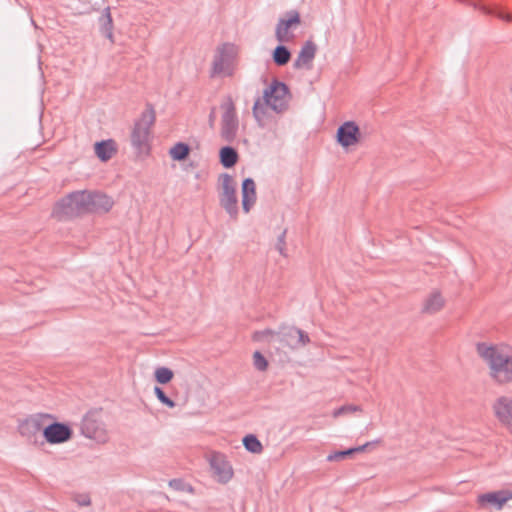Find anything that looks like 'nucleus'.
<instances>
[{
    "instance_id": "58836bf2",
    "label": "nucleus",
    "mask_w": 512,
    "mask_h": 512,
    "mask_svg": "<svg viewBox=\"0 0 512 512\" xmlns=\"http://www.w3.org/2000/svg\"><path fill=\"white\" fill-rule=\"evenodd\" d=\"M214 121H215V109L213 108L210 113V116H209V122H210L211 126L213 125Z\"/></svg>"
},
{
    "instance_id": "ea45409f",
    "label": "nucleus",
    "mask_w": 512,
    "mask_h": 512,
    "mask_svg": "<svg viewBox=\"0 0 512 512\" xmlns=\"http://www.w3.org/2000/svg\"><path fill=\"white\" fill-rule=\"evenodd\" d=\"M80 504L84 505V506H88V505H90V500L87 498L85 500H82V502Z\"/></svg>"
},
{
    "instance_id": "b1692460",
    "label": "nucleus",
    "mask_w": 512,
    "mask_h": 512,
    "mask_svg": "<svg viewBox=\"0 0 512 512\" xmlns=\"http://www.w3.org/2000/svg\"><path fill=\"white\" fill-rule=\"evenodd\" d=\"M272 57L277 65L284 66L290 61L291 53L287 47L279 45L274 49Z\"/></svg>"
},
{
    "instance_id": "f03ea898",
    "label": "nucleus",
    "mask_w": 512,
    "mask_h": 512,
    "mask_svg": "<svg viewBox=\"0 0 512 512\" xmlns=\"http://www.w3.org/2000/svg\"><path fill=\"white\" fill-rule=\"evenodd\" d=\"M289 93L288 87L277 80L267 87L263 92V98L257 99L253 106V116L259 126L266 124L267 110L272 109L277 113L285 111L288 107Z\"/></svg>"
},
{
    "instance_id": "39448f33",
    "label": "nucleus",
    "mask_w": 512,
    "mask_h": 512,
    "mask_svg": "<svg viewBox=\"0 0 512 512\" xmlns=\"http://www.w3.org/2000/svg\"><path fill=\"white\" fill-rule=\"evenodd\" d=\"M90 192L77 191L58 202L54 213L59 217H72L81 213L89 212Z\"/></svg>"
},
{
    "instance_id": "2eb2a0df",
    "label": "nucleus",
    "mask_w": 512,
    "mask_h": 512,
    "mask_svg": "<svg viewBox=\"0 0 512 512\" xmlns=\"http://www.w3.org/2000/svg\"><path fill=\"white\" fill-rule=\"evenodd\" d=\"M317 47L312 41H307L301 47L293 67L297 70H311Z\"/></svg>"
},
{
    "instance_id": "423d86ee",
    "label": "nucleus",
    "mask_w": 512,
    "mask_h": 512,
    "mask_svg": "<svg viewBox=\"0 0 512 512\" xmlns=\"http://www.w3.org/2000/svg\"><path fill=\"white\" fill-rule=\"evenodd\" d=\"M154 122L155 112L152 108H147L135 123L131 134V142L140 153L144 152L148 147L150 130Z\"/></svg>"
},
{
    "instance_id": "4c0bfd02",
    "label": "nucleus",
    "mask_w": 512,
    "mask_h": 512,
    "mask_svg": "<svg viewBox=\"0 0 512 512\" xmlns=\"http://www.w3.org/2000/svg\"><path fill=\"white\" fill-rule=\"evenodd\" d=\"M503 497L505 498V504L512 499V491L511 490H502Z\"/></svg>"
},
{
    "instance_id": "9d476101",
    "label": "nucleus",
    "mask_w": 512,
    "mask_h": 512,
    "mask_svg": "<svg viewBox=\"0 0 512 512\" xmlns=\"http://www.w3.org/2000/svg\"><path fill=\"white\" fill-rule=\"evenodd\" d=\"M209 464L214 477L219 483L226 484L233 478V468L224 454L220 452L211 453Z\"/></svg>"
},
{
    "instance_id": "7ed1b4c3",
    "label": "nucleus",
    "mask_w": 512,
    "mask_h": 512,
    "mask_svg": "<svg viewBox=\"0 0 512 512\" xmlns=\"http://www.w3.org/2000/svg\"><path fill=\"white\" fill-rule=\"evenodd\" d=\"M81 432L89 439L98 443H106L109 439V432L100 410L89 411L82 419Z\"/></svg>"
},
{
    "instance_id": "f8f14e48",
    "label": "nucleus",
    "mask_w": 512,
    "mask_h": 512,
    "mask_svg": "<svg viewBox=\"0 0 512 512\" xmlns=\"http://www.w3.org/2000/svg\"><path fill=\"white\" fill-rule=\"evenodd\" d=\"M300 24V15L296 11H290L287 13L286 18L280 19L277 24L275 36L276 39L281 42H290L294 39L292 30Z\"/></svg>"
},
{
    "instance_id": "393cba45",
    "label": "nucleus",
    "mask_w": 512,
    "mask_h": 512,
    "mask_svg": "<svg viewBox=\"0 0 512 512\" xmlns=\"http://www.w3.org/2000/svg\"><path fill=\"white\" fill-rule=\"evenodd\" d=\"M52 419L53 417L50 414H36L30 416L28 421L31 425L34 426L36 432L38 433L41 430L44 432V427H46L50 423L49 421Z\"/></svg>"
},
{
    "instance_id": "bb28decb",
    "label": "nucleus",
    "mask_w": 512,
    "mask_h": 512,
    "mask_svg": "<svg viewBox=\"0 0 512 512\" xmlns=\"http://www.w3.org/2000/svg\"><path fill=\"white\" fill-rule=\"evenodd\" d=\"M471 5L475 9H478V10L482 11L485 14L495 15V16H497L498 18H500L502 20H505V21H508V22H512V15L509 14V13L493 10V9L487 7L486 5H484V4L480 3V2H474V3H471Z\"/></svg>"
},
{
    "instance_id": "6e6552de",
    "label": "nucleus",
    "mask_w": 512,
    "mask_h": 512,
    "mask_svg": "<svg viewBox=\"0 0 512 512\" xmlns=\"http://www.w3.org/2000/svg\"><path fill=\"white\" fill-rule=\"evenodd\" d=\"M236 187V182L230 175L223 174L221 176V188L219 192L220 205L230 217L234 219H236L238 215Z\"/></svg>"
},
{
    "instance_id": "6ab92c4d",
    "label": "nucleus",
    "mask_w": 512,
    "mask_h": 512,
    "mask_svg": "<svg viewBox=\"0 0 512 512\" xmlns=\"http://www.w3.org/2000/svg\"><path fill=\"white\" fill-rule=\"evenodd\" d=\"M115 153L116 148L112 140L101 141L95 144V154L101 161L110 160Z\"/></svg>"
},
{
    "instance_id": "20e7f679",
    "label": "nucleus",
    "mask_w": 512,
    "mask_h": 512,
    "mask_svg": "<svg viewBox=\"0 0 512 512\" xmlns=\"http://www.w3.org/2000/svg\"><path fill=\"white\" fill-rule=\"evenodd\" d=\"M237 49L230 43L219 46L212 62V76H232L235 69Z\"/></svg>"
},
{
    "instance_id": "ddd939ff",
    "label": "nucleus",
    "mask_w": 512,
    "mask_h": 512,
    "mask_svg": "<svg viewBox=\"0 0 512 512\" xmlns=\"http://www.w3.org/2000/svg\"><path fill=\"white\" fill-rule=\"evenodd\" d=\"M72 429L64 423L52 422L44 427V438L50 444H61L72 438Z\"/></svg>"
},
{
    "instance_id": "c756f323",
    "label": "nucleus",
    "mask_w": 512,
    "mask_h": 512,
    "mask_svg": "<svg viewBox=\"0 0 512 512\" xmlns=\"http://www.w3.org/2000/svg\"><path fill=\"white\" fill-rule=\"evenodd\" d=\"M174 373L167 367H158L154 371V378L159 384H167L173 379Z\"/></svg>"
},
{
    "instance_id": "2f4dec72",
    "label": "nucleus",
    "mask_w": 512,
    "mask_h": 512,
    "mask_svg": "<svg viewBox=\"0 0 512 512\" xmlns=\"http://www.w3.org/2000/svg\"><path fill=\"white\" fill-rule=\"evenodd\" d=\"M19 432L22 436H25L27 438H31L32 436H34L35 434H37L35 428L33 425H31L28 421V418L25 419L24 421H22L20 424H19Z\"/></svg>"
},
{
    "instance_id": "f257e3e1",
    "label": "nucleus",
    "mask_w": 512,
    "mask_h": 512,
    "mask_svg": "<svg viewBox=\"0 0 512 512\" xmlns=\"http://www.w3.org/2000/svg\"><path fill=\"white\" fill-rule=\"evenodd\" d=\"M476 350L487 364L489 376L498 384L512 383V349L488 343H478Z\"/></svg>"
},
{
    "instance_id": "c85d7f7f",
    "label": "nucleus",
    "mask_w": 512,
    "mask_h": 512,
    "mask_svg": "<svg viewBox=\"0 0 512 512\" xmlns=\"http://www.w3.org/2000/svg\"><path fill=\"white\" fill-rule=\"evenodd\" d=\"M243 445L251 453L259 454L263 450L261 442L256 436L249 434L243 438Z\"/></svg>"
},
{
    "instance_id": "473e14b6",
    "label": "nucleus",
    "mask_w": 512,
    "mask_h": 512,
    "mask_svg": "<svg viewBox=\"0 0 512 512\" xmlns=\"http://www.w3.org/2000/svg\"><path fill=\"white\" fill-rule=\"evenodd\" d=\"M154 394L156 395L157 399L165 406L169 407V408H174L176 406V403L171 400L169 397L166 396V394L164 393V391L158 387V386H155L154 387Z\"/></svg>"
},
{
    "instance_id": "4be33fe9",
    "label": "nucleus",
    "mask_w": 512,
    "mask_h": 512,
    "mask_svg": "<svg viewBox=\"0 0 512 512\" xmlns=\"http://www.w3.org/2000/svg\"><path fill=\"white\" fill-rule=\"evenodd\" d=\"M237 159L238 154L234 148L227 146L220 150V161L224 167L231 168L236 164Z\"/></svg>"
},
{
    "instance_id": "1a4fd4ad",
    "label": "nucleus",
    "mask_w": 512,
    "mask_h": 512,
    "mask_svg": "<svg viewBox=\"0 0 512 512\" xmlns=\"http://www.w3.org/2000/svg\"><path fill=\"white\" fill-rule=\"evenodd\" d=\"M294 331H298L296 327H285L279 332H274L270 329L256 331L253 335L255 341H267L274 342L279 340L284 342L291 349H296V341L298 334H294Z\"/></svg>"
},
{
    "instance_id": "9b49d317",
    "label": "nucleus",
    "mask_w": 512,
    "mask_h": 512,
    "mask_svg": "<svg viewBox=\"0 0 512 512\" xmlns=\"http://www.w3.org/2000/svg\"><path fill=\"white\" fill-rule=\"evenodd\" d=\"M492 410L499 423L512 434V395L498 397Z\"/></svg>"
},
{
    "instance_id": "a211bd4d",
    "label": "nucleus",
    "mask_w": 512,
    "mask_h": 512,
    "mask_svg": "<svg viewBox=\"0 0 512 512\" xmlns=\"http://www.w3.org/2000/svg\"><path fill=\"white\" fill-rule=\"evenodd\" d=\"M445 305V299L437 290L432 291L423 302L422 311L428 314H434L440 311Z\"/></svg>"
},
{
    "instance_id": "4468645a",
    "label": "nucleus",
    "mask_w": 512,
    "mask_h": 512,
    "mask_svg": "<svg viewBox=\"0 0 512 512\" xmlns=\"http://www.w3.org/2000/svg\"><path fill=\"white\" fill-rule=\"evenodd\" d=\"M359 135V127L352 121L345 122L337 130V140L345 148L358 143Z\"/></svg>"
},
{
    "instance_id": "dca6fc26",
    "label": "nucleus",
    "mask_w": 512,
    "mask_h": 512,
    "mask_svg": "<svg viewBox=\"0 0 512 512\" xmlns=\"http://www.w3.org/2000/svg\"><path fill=\"white\" fill-rule=\"evenodd\" d=\"M256 185L253 179L247 178L242 183V208L249 213L256 202Z\"/></svg>"
},
{
    "instance_id": "cd10ccee",
    "label": "nucleus",
    "mask_w": 512,
    "mask_h": 512,
    "mask_svg": "<svg viewBox=\"0 0 512 512\" xmlns=\"http://www.w3.org/2000/svg\"><path fill=\"white\" fill-rule=\"evenodd\" d=\"M189 151L187 144L179 142L170 149L169 154L173 160L182 161L188 156Z\"/></svg>"
},
{
    "instance_id": "72a5a7b5",
    "label": "nucleus",
    "mask_w": 512,
    "mask_h": 512,
    "mask_svg": "<svg viewBox=\"0 0 512 512\" xmlns=\"http://www.w3.org/2000/svg\"><path fill=\"white\" fill-rule=\"evenodd\" d=\"M169 486L176 490V491H184V492H188V493H192L193 492V488L191 487V485L185 483L183 480L181 479H172L169 481Z\"/></svg>"
},
{
    "instance_id": "f3484780",
    "label": "nucleus",
    "mask_w": 512,
    "mask_h": 512,
    "mask_svg": "<svg viewBox=\"0 0 512 512\" xmlns=\"http://www.w3.org/2000/svg\"><path fill=\"white\" fill-rule=\"evenodd\" d=\"M89 212H108L113 206V200L105 194L90 192Z\"/></svg>"
},
{
    "instance_id": "f704fd0d",
    "label": "nucleus",
    "mask_w": 512,
    "mask_h": 512,
    "mask_svg": "<svg viewBox=\"0 0 512 512\" xmlns=\"http://www.w3.org/2000/svg\"><path fill=\"white\" fill-rule=\"evenodd\" d=\"M361 407L357 405H345L342 407H339L333 411V417L337 418L341 415L347 414V413H354L357 411H361Z\"/></svg>"
},
{
    "instance_id": "aec40b11",
    "label": "nucleus",
    "mask_w": 512,
    "mask_h": 512,
    "mask_svg": "<svg viewBox=\"0 0 512 512\" xmlns=\"http://www.w3.org/2000/svg\"><path fill=\"white\" fill-rule=\"evenodd\" d=\"M480 504H491L498 509H501L505 505V498L503 497L502 490L496 492H490L482 494L478 497Z\"/></svg>"
},
{
    "instance_id": "412c9836",
    "label": "nucleus",
    "mask_w": 512,
    "mask_h": 512,
    "mask_svg": "<svg viewBox=\"0 0 512 512\" xmlns=\"http://www.w3.org/2000/svg\"><path fill=\"white\" fill-rule=\"evenodd\" d=\"M100 30L102 34L113 42V21L110 13V8H105L104 13L100 19Z\"/></svg>"
},
{
    "instance_id": "c9c22d12",
    "label": "nucleus",
    "mask_w": 512,
    "mask_h": 512,
    "mask_svg": "<svg viewBox=\"0 0 512 512\" xmlns=\"http://www.w3.org/2000/svg\"><path fill=\"white\" fill-rule=\"evenodd\" d=\"M253 363H254V366L256 369H258L259 371H264L267 369V366H268V362L267 360L264 358V356L256 351L253 355Z\"/></svg>"
},
{
    "instance_id": "a878e982",
    "label": "nucleus",
    "mask_w": 512,
    "mask_h": 512,
    "mask_svg": "<svg viewBox=\"0 0 512 512\" xmlns=\"http://www.w3.org/2000/svg\"><path fill=\"white\" fill-rule=\"evenodd\" d=\"M52 419L53 417L50 414H36L30 416L28 421L31 425L34 426L36 432L38 433L41 430L44 432V427H46L50 423L49 421Z\"/></svg>"
},
{
    "instance_id": "e433bc0d",
    "label": "nucleus",
    "mask_w": 512,
    "mask_h": 512,
    "mask_svg": "<svg viewBox=\"0 0 512 512\" xmlns=\"http://www.w3.org/2000/svg\"><path fill=\"white\" fill-rule=\"evenodd\" d=\"M293 333L298 334L297 341H296V349L303 347V346L307 345L308 343H310V338L305 331L298 329V331H294Z\"/></svg>"
},
{
    "instance_id": "0eeeda50",
    "label": "nucleus",
    "mask_w": 512,
    "mask_h": 512,
    "mask_svg": "<svg viewBox=\"0 0 512 512\" xmlns=\"http://www.w3.org/2000/svg\"><path fill=\"white\" fill-rule=\"evenodd\" d=\"M220 109L222 110L220 135L225 141L231 142L236 138L239 128L236 107L231 96L223 99Z\"/></svg>"
},
{
    "instance_id": "7c9ffc66",
    "label": "nucleus",
    "mask_w": 512,
    "mask_h": 512,
    "mask_svg": "<svg viewBox=\"0 0 512 512\" xmlns=\"http://www.w3.org/2000/svg\"><path fill=\"white\" fill-rule=\"evenodd\" d=\"M274 248L279 252V254L283 257H288L287 253V245H286V230H283L277 237V240L274 244Z\"/></svg>"
},
{
    "instance_id": "5701e85b",
    "label": "nucleus",
    "mask_w": 512,
    "mask_h": 512,
    "mask_svg": "<svg viewBox=\"0 0 512 512\" xmlns=\"http://www.w3.org/2000/svg\"><path fill=\"white\" fill-rule=\"evenodd\" d=\"M369 446V443H366L364 445H361L359 447H355V448H350V449H347V450H344V451H337V452H334V453H331L327 456V460L330 461V462H333V461H342L344 460L347 456H350L356 452H363L365 451V449Z\"/></svg>"
}]
</instances>
